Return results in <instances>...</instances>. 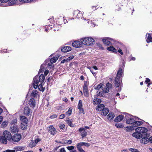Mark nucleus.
Listing matches in <instances>:
<instances>
[{
  "instance_id": "f257e3e1",
  "label": "nucleus",
  "mask_w": 152,
  "mask_h": 152,
  "mask_svg": "<svg viewBox=\"0 0 152 152\" xmlns=\"http://www.w3.org/2000/svg\"><path fill=\"white\" fill-rule=\"evenodd\" d=\"M112 88V84L109 83H107L104 88H103L102 92L98 91L97 92V96L98 97L101 96H104V93H108L109 91Z\"/></svg>"
},
{
  "instance_id": "f03ea898",
  "label": "nucleus",
  "mask_w": 152,
  "mask_h": 152,
  "mask_svg": "<svg viewBox=\"0 0 152 152\" xmlns=\"http://www.w3.org/2000/svg\"><path fill=\"white\" fill-rule=\"evenodd\" d=\"M81 42L87 45H91L94 43V40L91 37H85L82 38L81 40Z\"/></svg>"
},
{
  "instance_id": "7ed1b4c3",
  "label": "nucleus",
  "mask_w": 152,
  "mask_h": 152,
  "mask_svg": "<svg viewBox=\"0 0 152 152\" xmlns=\"http://www.w3.org/2000/svg\"><path fill=\"white\" fill-rule=\"evenodd\" d=\"M39 82L38 75H37L34 78L32 83V85L34 88L36 89L38 88Z\"/></svg>"
},
{
  "instance_id": "20e7f679",
  "label": "nucleus",
  "mask_w": 152,
  "mask_h": 152,
  "mask_svg": "<svg viewBox=\"0 0 152 152\" xmlns=\"http://www.w3.org/2000/svg\"><path fill=\"white\" fill-rule=\"evenodd\" d=\"M21 138V136L20 134H16L12 137V140L13 141L18 142L19 141Z\"/></svg>"
},
{
  "instance_id": "39448f33",
  "label": "nucleus",
  "mask_w": 152,
  "mask_h": 152,
  "mask_svg": "<svg viewBox=\"0 0 152 152\" xmlns=\"http://www.w3.org/2000/svg\"><path fill=\"white\" fill-rule=\"evenodd\" d=\"M3 135L7 140L10 141L11 140L12 136L10 132L7 130L4 131L3 133Z\"/></svg>"
},
{
  "instance_id": "423d86ee",
  "label": "nucleus",
  "mask_w": 152,
  "mask_h": 152,
  "mask_svg": "<svg viewBox=\"0 0 152 152\" xmlns=\"http://www.w3.org/2000/svg\"><path fill=\"white\" fill-rule=\"evenodd\" d=\"M32 113V111L28 106L26 107L24 110V114L26 116L31 115Z\"/></svg>"
},
{
  "instance_id": "0eeeda50",
  "label": "nucleus",
  "mask_w": 152,
  "mask_h": 152,
  "mask_svg": "<svg viewBox=\"0 0 152 152\" xmlns=\"http://www.w3.org/2000/svg\"><path fill=\"white\" fill-rule=\"evenodd\" d=\"M135 131L137 132L138 131L140 133L142 134L146 133L148 131V129L145 127H140L135 129Z\"/></svg>"
},
{
  "instance_id": "6e6552de",
  "label": "nucleus",
  "mask_w": 152,
  "mask_h": 152,
  "mask_svg": "<svg viewBox=\"0 0 152 152\" xmlns=\"http://www.w3.org/2000/svg\"><path fill=\"white\" fill-rule=\"evenodd\" d=\"M79 131L80 132V135L82 136V138L86 136L87 132L86 131L85 128H80L79 129Z\"/></svg>"
},
{
  "instance_id": "1a4fd4ad",
  "label": "nucleus",
  "mask_w": 152,
  "mask_h": 152,
  "mask_svg": "<svg viewBox=\"0 0 152 152\" xmlns=\"http://www.w3.org/2000/svg\"><path fill=\"white\" fill-rule=\"evenodd\" d=\"M149 137V135L147 133L146 134V137H144L141 140V142L142 143L144 144H147L149 142V139L148 137Z\"/></svg>"
},
{
  "instance_id": "9d476101",
  "label": "nucleus",
  "mask_w": 152,
  "mask_h": 152,
  "mask_svg": "<svg viewBox=\"0 0 152 152\" xmlns=\"http://www.w3.org/2000/svg\"><path fill=\"white\" fill-rule=\"evenodd\" d=\"M121 81L120 78H119V77H115L114 82L116 87H119L120 86L121 84Z\"/></svg>"
},
{
  "instance_id": "9b49d317",
  "label": "nucleus",
  "mask_w": 152,
  "mask_h": 152,
  "mask_svg": "<svg viewBox=\"0 0 152 152\" xmlns=\"http://www.w3.org/2000/svg\"><path fill=\"white\" fill-rule=\"evenodd\" d=\"M48 132L51 134L54 135L56 133V130L53 126H50L49 127Z\"/></svg>"
},
{
  "instance_id": "f8f14e48",
  "label": "nucleus",
  "mask_w": 152,
  "mask_h": 152,
  "mask_svg": "<svg viewBox=\"0 0 152 152\" xmlns=\"http://www.w3.org/2000/svg\"><path fill=\"white\" fill-rule=\"evenodd\" d=\"M83 89L84 95L86 97H88L89 96L88 92V91L87 86L86 84H84Z\"/></svg>"
},
{
  "instance_id": "ddd939ff",
  "label": "nucleus",
  "mask_w": 152,
  "mask_h": 152,
  "mask_svg": "<svg viewBox=\"0 0 152 152\" xmlns=\"http://www.w3.org/2000/svg\"><path fill=\"white\" fill-rule=\"evenodd\" d=\"M132 135L134 137L137 139H140L142 138V134L140 133L138 131L132 134Z\"/></svg>"
},
{
  "instance_id": "4468645a",
  "label": "nucleus",
  "mask_w": 152,
  "mask_h": 152,
  "mask_svg": "<svg viewBox=\"0 0 152 152\" xmlns=\"http://www.w3.org/2000/svg\"><path fill=\"white\" fill-rule=\"evenodd\" d=\"M72 45L75 47H80L81 46V43L79 41H75L72 42Z\"/></svg>"
},
{
  "instance_id": "2eb2a0df",
  "label": "nucleus",
  "mask_w": 152,
  "mask_h": 152,
  "mask_svg": "<svg viewBox=\"0 0 152 152\" xmlns=\"http://www.w3.org/2000/svg\"><path fill=\"white\" fill-rule=\"evenodd\" d=\"M11 132L12 133L17 132L19 131V129L17 126H13L10 127Z\"/></svg>"
},
{
  "instance_id": "dca6fc26",
  "label": "nucleus",
  "mask_w": 152,
  "mask_h": 152,
  "mask_svg": "<svg viewBox=\"0 0 152 152\" xmlns=\"http://www.w3.org/2000/svg\"><path fill=\"white\" fill-rule=\"evenodd\" d=\"M28 104L31 107L34 108L36 105V102L34 99L33 98L31 99H30Z\"/></svg>"
},
{
  "instance_id": "f3484780",
  "label": "nucleus",
  "mask_w": 152,
  "mask_h": 152,
  "mask_svg": "<svg viewBox=\"0 0 152 152\" xmlns=\"http://www.w3.org/2000/svg\"><path fill=\"white\" fill-rule=\"evenodd\" d=\"M7 140L3 136H0V143L6 144L7 143Z\"/></svg>"
},
{
  "instance_id": "a211bd4d",
  "label": "nucleus",
  "mask_w": 152,
  "mask_h": 152,
  "mask_svg": "<svg viewBox=\"0 0 152 152\" xmlns=\"http://www.w3.org/2000/svg\"><path fill=\"white\" fill-rule=\"evenodd\" d=\"M71 50V48L69 46H66L64 47L61 49V51L62 52H67Z\"/></svg>"
},
{
  "instance_id": "6ab92c4d",
  "label": "nucleus",
  "mask_w": 152,
  "mask_h": 152,
  "mask_svg": "<svg viewBox=\"0 0 152 152\" xmlns=\"http://www.w3.org/2000/svg\"><path fill=\"white\" fill-rule=\"evenodd\" d=\"M136 118H130L128 119L126 121V123L128 124H134L135 121H136Z\"/></svg>"
},
{
  "instance_id": "aec40b11",
  "label": "nucleus",
  "mask_w": 152,
  "mask_h": 152,
  "mask_svg": "<svg viewBox=\"0 0 152 152\" xmlns=\"http://www.w3.org/2000/svg\"><path fill=\"white\" fill-rule=\"evenodd\" d=\"M124 116L122 115H120L118 116L114 120L115 122H119L122 120Z\"/></svg>"
},
{
  "instance_id": "412c9836",
  "label": "nucleus",
  "mask_w": 152,
  "mask_h": 152,
  "mask_svg": "<svg viewBox=\"0 0 152 152\" xmlns=\"http://www.w3.org/2000/svg\"><path fill=\"white\" fill-rule=\"evenodd\" d=\"M109 112V110L107 108H104L102 110V112L101 113V114L104 116L106 115Z\"/></svg>"
},
{
  "instance_id": "4be33fe9",
  "label": "nucleus",
  "mask_w": 152,
  "mask_h": 152,
  "mask_svg": "<svg viewBox=\"0 0 152 152\" xmlns=\"http://www.w3.org/2000/svg\"><path fill=\"white\" fill-rule=\"evenodd\" d=\"M45 77L44 75L42 74L39 77H38V80L41 83H43L44 81Z\"/></svg>"
},
{
  "instance_id": "5701e85b",
  "label": "nucleus",
  "mask_w": 152,
  "mask_h": 152,
  "mask_svg": "<svg viewBox=\"0 0 152 152\" xmlns=\"http://www.w3.org/2000/svg\"><path fill=\"white\" fill-rule=\"evenodd\" d=\"M107 49L109 51H112L114 53L117 52V50L112 46L107 47Z\"/></svg>"
},
{
  "instance_id": "b1692460",
  "label": "nucleus",
  "mask_w": 152,
  "mask_h": 152,
  "mask_svg": "<svg viewBox=\"0 0 152 152\" xmlns=\"http://www.w3.org/2000/svg\"><path fill=\"white\" fill-rule=\"evenodd\" d=\"M102 41L103 43L106 45H111L110 42L106 39H103Z\"/></svg>"
},
{
  "instance_id": "393cba45",
  "label": "nucleus",
  "mask_w": 152,
  "mask_h": 152,
  "mask_svg": "<svg viewBox=\"0 0 152 152\" xmlns=\"http://www.w3.org/2000/svg\"><path fill=\"white\" fill-rule=\"evenodd\" d=\"M122 70L121 68H120L118 71L116 77H119V78H120V77L122 75Z\"/></svg>"
},
{
  "instance_id": "a878e982",
  "label": "nucleus",
  "mask_w": 152,
  "mask_h": 152,
  "mask_svg": "<svg viewBox=\"0 0 152 152\" xmlns=\"http://www.w3.org/2000/svg\"><path fill=\"white\" fill-rule=\"evenodd\" d=\"M142 124V121H135V122H134V124H133V126H134L136 127L141 125Z\"/></svg>"
},
{
  "instance_id": "bb28decb",
  "label": "nucleus",
  "mask_w": 152,
  "mask_h": 152,
  "mask_svg": "<svg viewBox=\"0 0 152 152\" xmlns=\"http://www.w3.org/2000/svg\"><path fill=\"white\" fill-rule=\"evenodd\" d=\"M148 35L147 40V42L148 43H149L150 42H152V37H151L150 34H147L146 36L147 37Z\"/></svg>"
},
{
  "instance_id": "cd10ccee",
  "label": "nucleus",
  "mask_w": 152,
  "mask_h": 152,
  "mask_svg": "<svg viewBox=\"0 0 152 152\" xmlns=\"http://www.w3.org/2000/svg\"><path fill=\"white\" fill-rule=\"evenodd\" d=\"M37 93L38 92L36 90H33L32 92H31V97L33 98L36 97L37 96Z\"/></svg>"
},
{
  "instance_id": "c85d7f7f",
  "label": "nucleus",
  "mask_w": 152,
  "mask_h": 152,
  "mask_svg": "<svg viewBox=\"0 0 152 152\" xmlns=\"http://www.w3.org/2000/svg\"><path fill=\"white\" fill-rule=\"evenodd\" d=\"M115 116L114 113H110L107 115V118L109 120H111L113 119Z\"/></svg>"
},
{
  "instance_id": "c756f323",
  "label": "nucleus",
  "mask_w": 152,
  "mask_h": 152,
  "mask_svg": "<svg viewBox=\"0 0 152 152\" xmlns=\"http://www.w3.org/2000/svg\"><path fill=\"white\" fill-rule=\"evenodd\" d=\"M17 1V0H10L8 3L7 6H10L15 4Z\"/></svg>"
},
{
  "instance_id": "7c9ffc66",
  "label": "nucleus",
  "mask_w": 152,
  "mask_h": 152,
  "mask_svg": "<svg viewBox=\"0 0 152 152\" xmlns=\"http://www.w3.org/2000/svg\"><path fill=\"white\" fill-rule=\"evenodd\" d=\"M66 121L67 122L68 125L71 127H74V124H73L72 123V121L71 120H70L69 118H67L66 119Z\"/></svg>"
},
{
  "instance_id": "2f4dec72",
  "label": "nucleus",
  "mask_w": 152,
  "mask_h": 152,
  "mask_svg": "<svg viewBox=\"0 0 152 152\" xmlns=\"http://www.w3.org/2000/svg\"><path fill=\"white\" fill-rule=\"evenodd\" d=\"M101 101L100 99H94L93 101V104H99L101 102Z\"/></svg>"
},
{
  "instance_id": "473e14b6",
  "label": "nucleus",
  "mask_w": 152,
  "mask_h": 152,
  "mask_svg": "<svg viewBox=\"0 0 152 152\" xmlns=\"http://www.w3.org/2000/svg\"><path fill=\"white\" fill-rule=\"evenodd\" d=\"M58 59V58L57 57H53L50 59V61L51 63L53 64L56 62Z\"/></svg>"
},
{
  "instance_id": "72a5a7b5",
  "label": "nucleus",
  "mask_w": 152,
  "mask_h": 152,
  "mask_svg": "<svg viewBox=\"0 0 152 152\" xmlns=\"http://www.w3.org/2000/svg\"><path fill=\"white\" fill-rule=\"evenodd\" d=\"M98 108L96 109V110H98V111H101L102 110V109L104 108V105L102 104H100V105H98Z\"/></svg>"
},
{
  "instance_id": "f704fd0d",
  "label": "nucleus",
  "mask_w": 152,
  "mask_h": 152,
  "mask_svg": "<svg viewBox=\"0 0 152 152\" xmlns=\"http://www.w3.org/2000/svg\"><path fill=\"white\" fill-rule=\"evenodd\" d=\"M42 83H41L39 85H38V88L40 91H43L45 89L42 87Z\"/></svg>"
},
{
  "instance_id": "c9c22d12",
  "label": "nucleus",
  "mask_w": 152,
  "mask_h": 152,
  "mask_svg": "<svg viewBox=\"0 0 152 152\" xmlns=\"http://www.w3.org/2000/svg\"><path fill=\"white\" fill-rule=\"evenodd\" d=\"M115 126L118 128H122L124 127V125L122 124H116Z\"/></svg>"
},
{
  "instance_id": "e433bc0d",
  "label": "nucleus",
  "mask_w": 152,
  "mask_h": 152,
  "mask_svg": "<svg viewBox=\"0 0 152 152\" xmlns=\"http://www.w3.org/2000/svg\"><path fill=\"white\" fill-rule=\"evenodd\" d=\"M102 84L100 83L98 85L94 87V89L96 90H99L100 88H102Z\"/></svg>"
},
{
  "instance_id": "4c0bfd02",
  "label": "nucleus",
  "mask_w": 152,
  "mask_h": 152,
  "mask_svg": "<svg viewBox=\"0 0 152 152\" xmlns=\"http://www.w3.org/2000/svg\"><path fill=\"white\" fill-rule=\"evenodd\" d=\"M83 105L82 104V101L81 100H79V103L78 104L77 108H81L82 107Z\"/></svg>"
},
{
  "instance_id": "58836bf2",
  "label": "nucleus",
  "mask_w": 152,
  "mask_h": 152,
  "mask_svg": "<svg viewBox=\"0 0 152 152\" xmlns=\"http://www.w3.org/2000/svg\"><path fill=\"white\" fill-rule=\"evenodd\" d=\"M28 120L27 118H25L23 120V121H22V123L24 124H25V126H27V123H28Z\"/></svg>"
},
{
  "instance_id": "ea45409f",
  "label": "nucleus",
  "mask_w": 152,
  "mask_h": 152,
  "mask_svg": "<svg viewBox=\"0 0 152 152\" xmlns=\"http://www.w3.org/2000/svg\"><path fill=\"white\" fill-rule=\"evenodd\" d=\"M129 150L132 152H140L138 150L135 148H129Z\"/></svg>"
},
{
  "instance_id": "a19ab883",
  "label": "nucleus",
  "mask_w": 152,
  "mask_h": 152,
  "mask_svg": "<svg viewBox=\"0 0 152 152\" xmlns=\"http://www.w3.org/2000/svg\"><path fill=\"white\" fill-rule=\"evenodd\" d=\"M72 110V109L69 108L68 111L66 112V114L69 116L71 114Z\"/></svg>"
},
{
  "instance_id": "79ce46f5",
  "label": "nucleus",
  "mask_w": 152,
  "mask_h": 152,
  "mask_svg": "<svg viewBox=\"0 0 152 152\" xmlns=\"http://www.w3.org/2000/svg\"><path fill=\"white\" fill-rule=\"evenodd\" d=\"M84 142H81L78 143L77 146V148H81L82 146L84 145Z\"/></svg>"
},
{
  "instance_id": "37998d69",
  "label": "nucleus",
  "mask_w": 152,
  "mask_h": 152,
  "mask_svg": "<svg viewBox=\"0 0 152 152\" xmlns=\"http://www.w3.org/2000/svg\"><path fill=\"white\" fill-rule=\"evenodd\" d=\"M30 145L31 147H33L36 145V144L33 140H32L30 143Z\"/></svg>"
},
{
  "instance_id": "c03bdc74",
  "label": "nucleus",
  "mask_w": 152,
  "mask_h": 152,
  "mask_svg": "<svg viewBox=\"0 0 152 152\" xmlns=\"http://www.w3.org/2000/svg\"><path fill=\"white\" fill-rule=\"evenodd\" d=\"M19 1L21 2L24 3H29L30 0H19Z\"/></svg>"
},
{
  "instance_id": "a18cd8bd",
  "label": "nucleus",
  "mask_w": 152,
  "mask_h": 152,
  "mask_svg": "<svg viewBox=\"0 0 152 152\" xmlns=\"http://www.w3.org/2000/svg\"><path fill=\"white\" fill-rule=\"evenodd\" d=\"M25 125L24 124H23L21 123V128L23 129L24 130V129H26L27 126H26H26H25Z\"/></svg>"
},
{
  "instance_id": "49530a36",
  "label": "nucleus",
  "mask_w": 152,
  "mask_h": 152,
  "mask_svg": "<svg viewBox=\"0 0 152 152\" xmlns=\"http://www.w3.org/2000/svg\"><path fill=\"white\" fill-rule=\"evenodd\" d=\"M69 59H68V58L64 59L61 62V63L62 64L64 63L65 62H67L68 61H69Z\"/></svg>"
},
{
  "instance_id": "de8ad7c7",
  "label": "nucleus",
  "mask_w": 152,
  "mask_h": 152,
  "mask_svg": "<svg viewBox=\"0 0 152 152\" xmlns=\"http://www.w3.org/2000/svg\"><path fill=\"white\" fill-rule=\"evenodd\" d=\"M17 123V120L16 119H15L13 120L11 122V124H15Z\"/></svg>"
},
{
  "instance_id": "09e8293b",
  "label": "nucleus",
  "mask_w": 152,
  "mask_h": 152,
  "mask_svg": "<svg viewBox=\"0 0 152 152\" xmlns=\"http://www.w3.org/2000/svg\"><path fill=\"white\" fill-rule=\"evenodd\" d=\"M78 109L79 110L80 113H82L84 114H85L84 109L82 107L79 108Z\"/></svg>"
},
{
  "instance_id": "8fccbe9b",
  "label": "nucleus",
  "mask_w": 152,
  "mask_h": 152,
  "mask_svg": "<svg viewBox=\"0 0 152 152\" xmlns=\"http://www.w3.org/2000/svg\"><path fill=\"white\" fill-rule=\"evenodd\" d=\"M74 148V147L73 146H68L67 147V149L69 151L73 149Z\"/></svg>"
},
{
  "instance_id": "3c124183",
  "label": "nucleus",
  "mask_w": 152,
  "mask_h": 152,
  "mask_svg": "<svg viewBox=\"0 0 152 152\" xmlns=\"http://www.w3.org/2000/svg\"><path fill=\"white\" fill-rule=\"evenodd\" d=\"M77 148L80 152H85V151L82 149L81 148L78 147Z\"/></svg>"
},
{
  "instance_id": "603ef678",
  "label": "nucleus",
  "mask_w": 152,
  "mask_h": 152,
  "mask_svg": "<svg viewBox=\"0 0 152 152\" xmlns=\"http://www.w3.org/2000/svg\"><path fill=\"white\" fill-rule=\"evenodd\" d=\"M65 116L64 114H62L59 116V118L60 119H62L64 118Z\"/></svg>"
},
{
  "instance_id": "864d4df0",
  "label": "nucleus",
  "mask_w": 152,
  "mask_h": 152,
  "mask_svg": "<svg viewBox=\"0 0 152 152\" xmlns=\"http://www.w3.org/2000/svg\"><path fill=\"white\" fill-rule=\"evenodd\" d=\"M57 117V115L56 114H53L50 116V118H54Z\"/></svg>"
},
{
  "instance_id": "5fc2aeb1",
  "label": "nucleus",
  "mask_w": 152,
  "mask_h": 152,
  "mask_svg": "<svg viewBox=\"0 0 152 152\" xmlns=\"http://www.w3.org/2000/svg\"><path fill=\"white\" fill-rule=\"evenodd\" d=\"M10 0H0V2L1 3H6L9 1Z\"/></svg>"
},
{
  "instance_id": "6e6d98bb",
  "label": "nucleus",
  "mask_w": 152,
  "mask_h": 152,
  "mask_svg": "<svg viewBox=\"0 0 152 152\" xmlns=\"http://www.w3.org/2000/svg\"><path fill=\"white\" fill-rule=\"evenodd\" d=\"M59 152H66V151L64 148H62L60 149Z\"/></svg>"
},
{
  "instance_id": "4d7b16f0",
  "label": "nucleus",
  "mask_w": 152,
  "mask_h": 152,
  "mask_svg": "<svg viewBox=\"0 0 152 152\" xmlns=\"http://www.w3.org/2000/svg\"><path fill=\"white\" fill-rule=\"evenodd\" d=\"M74 56H71L69 57L68 58L69 61L71 60L74 58Z\"/></svg>"
},
{
  "instance_id": "13d9d810",
  "label": "nucleus",
  "mask_w": 152,
  "mask_h": 152,
  "mask_svg": "<svg viewBox=\"0 0 152 152\" xmlns=\"http://www.w3.org/2000/svg\"><path fill=\"white\" fill-rule=\"evenodd\" d=\"M72 142V141L71 140H67V144H70Z\"/></svg>"
},
{
  "instance_id": "bf43d9fd",
  "label": "nucleus",
  "mask_w": 152,
  "mask_h": 152,
  "mask_svg": "<svg viewBox=\"0 0 152 152\" xmlns=\"http://www.w3.org/2000/svg\"><path fill=\"white\" fill-rule=\"evenodd\" d=\"M26 118L24 116H21L20 117V120L23 121V120L25 118Z\"/></svg>"
},
{
  "instance_id": "052dcab7",
  "label": "nucleus",
  "mask_w": 152,
  "mask_h": 152,
  "mask_svg": "<svg viewBox=\"0 0 152 152\" xmlns=\"http://www.w3.org/2000/svg\"><path fill=\"white\" fill-rule=\"evenodd\" d=\"M24 148L23 147H20L18 148V150L22 151L24 150Z\"/></svg>"
},
{
  "instance_id": "680f3d73",
  "label": "nucleus",
  "mask_w": 152,
  "mask_h": 152,
  "mask_svg": "<svg viewBox=\"0 0 152 152\" xmlns=\"http://www.w3.org/2000/svg\"><path fill=\"white\" fill-rule=\"evenodd\" d=\"M90 145L89 143L86 142H84V145L87 147H89Z\"/></svg>"
},
{
  "instance_id": "e2e57ef3",
  "label": "nucleus",
  "mask_w": 152,
  "mask_h": 152,
  "mask_svg": "<svg viewBox=\"0 0 152 152\" xmlns=\"http://www.w3.org/2000/svg\"><path fill=\"white\" fill-rule=\"evenodd\" d=\"M15 151L14 150H7L5 151L6 152H14Z\"/></svg>"
},
{
  "instance_id": "0e129e2a",
  "label": "nucleus",
  "mask_w": 152,
  "mask_h": 152,
  "mask_svg": "<svg viewBox=\"0 0 152 152\" xmlns=\"http://www.w3.org/2000/svg\"><path fill=\"white\" fill-rule=\"evenodd\" d=\"M40 141V140L39 139H37L35 140V143H37L39 141Z\"/></svg>"
},
{
  "instance_id": "69168bd1",
  "label": "nucleus",
  "mask_w": 152,
  "mask_h": 152,
  "mask_svg": "<svg viewBox=\"0 0 152 152\" xmlns=\"http://www.w3.org/2000/svg\"><path fill=\"white\" fill-rule=\"evenodd\" d=\"M117 52H118L119 53H120L121 55H123V53L122 51V50L121 49H119Z\"/></svg>"
},
{
  "instance_id": "338daca9",
  "label": "nucleus",
  "mask_w": 152,
  "mask_h": 152,
  "mask_svg": "<svg viewBox=\"0 0 152 152\" xmlns=\"http://www.w3.org/2000/svg\"><path fill=\"white\" fill-rule=\"evenodd\" d=\"M90 71L94 76H95L96 75V73L95 72H94L92 69Z\"/></svg>"
},
{
  "instance_id": "774afa93",
  "label": "nucleus",
  "mask_w": 152,
  "mask_h": 152,
  "mask_svg": "<svg viewBox=\"0 0 152 152\" xmlns=\"http://www.w3.org/2000/svg\"><path fill=\"white\" fill-rule=\"evenodd\" d=\"M64 126L65 125L64 124H62L60 126V128L61 129H63L64 127Z\"/></svg>"
}]
</instances>
